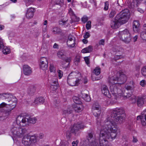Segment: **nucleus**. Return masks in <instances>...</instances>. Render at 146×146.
Masks as SVG:
<instances>
[{"label": "nucleus", "mask_w": 146, "mask_h": 146, "mask_svg": "<svg viewBox=\"0 0 146 146\" xmlns=\"http://www.w3.org/2000/svg\"><path fill=\"white\" fill-rule=\"evenodd\" d=\"M125 114L124 109L122 108H116L111 113L109 117L104 122L102 123L98 118L96 123L98 128H100V133L99 143L95 136L92 133L88 134V139L92 146H107L108 139L111 141L117 136V128L116 124H120L125 120Z\"/></svg>", "instance_id": "obj_1"}, {"label": "nucleus", "mask_w": 146, "mask_h": 146, "mask_svg": "<svg viewBox=\"0 0 146 146\" xmlns=\"http://www.w3.org/2000/svg\"><path fill=\"white\" fill-rule=\"evenodd\" d=\"M127 79V77L125 74L122 72H119L113 76L109 77L108 82L110 85H117L118 87L121 84H124Z\"/></svg>", "instance_id": "obj_2"}, {"label": "nucleus", "mask_w": 146, "mask_h": 146, "mask_svg": "<svg viewBox=\"0 0 146 146\" xmlns=\"http://www.w3.org/2000/svg\"><path fill=\"white\" fill-rule=\"evenodd\" d=\"M85 126L82 123H76L72 125L70 127V130L66 132V136L67 139L69 141L72 137V133L75 136L78 135L80 133V130L84 128Z\"/></svg>", "instance_id": "obj_3"}, {"label": "nucleus", "mask_w": 146, "mask_h": 146, "mask_svg": "<svg viewBox=\"0 0 146 146\" xmlns=\"http://www.w3.org/2000/svg\"><path fill=\"white\" fill-rule=\"evenodd\" d=\"M37 121V119L36 117H31L28 118L26 117L19 116L17 118L16 123L18 125L24 126L29 123L34 124Z\"/></svg>", "instance_id": "obj_4"}, {"label": "nucleus", "mask_w": 146, "mask_h": 146, "mask_svg": "<svg viewBox=\"0 0 146 146\" xmlns=\"http://www.w3.org/2000/svg\"><path fill=\"white\" fill-rule=\"evenodd\" d=\"M130 17V13L128 9H125L117 15L116 19L121 24H123L127 22Z\"/></svg>", "instance_id": "obj_5"}, {"label": "nucleus", "mask_w": 146, "mask_h": 146, "mask_svg": "<svg viewBox=\"0 0 146 146\" xmlns=\"http://www.w3.org/2000/svg\"><path fill=\"white\" fill-rule=\"evenodd\" d=\"M119 37L120 39L126 44H128L131 41V37L129 31L127 29L119 31Z\"/></svg>", "instance_id": "obj_6"}, {"label": "nucleus", "mask_w": 146, "mask_h": 146, "mask_svg": "<svg viewBox=\"0 0 146 146\" xmlns=\"http://www.w3.org/2000/svg\"><path fill=\"white\" fill-rule=\"evenodd\" d=\"M38 140V136L36 134L32 135H27L24 136L22 139V143L25 145L29 146L36 143Z\"/></svg>", "instance_id": "obj_7"}, {"label": "nucleus", "mask_w": 146, "mask_h": 146, "mask_svg": "<svg viewBox=\"0 0 146 146\" xmlns=\"http://www.w3.org/2000/svg\"><path fill=\"white\" fill-rule=\"evenodd\" d=\"M11 132L14 137H21L27 132V130L25 128L15 126L11 128Z\"/></svg>", "instance_id": "obj_8"}, {"label": "nucleus", "mask_w": 146, "mask_h": 146, "mask_svg": "<svg viewBox=\"0 0 146 146\" xmlns=\"http://www.w3.org/2000/svg\"><path fill=\"white\" fill-rule=\"evenodd\" d=\"M110 86V89L112 96L114 97L115 99H117L120 96H121V91L120 89L121 86L118 87L117 85H111ZM121 86V85L120 86Z\"/></svg>", "instance_id": "obj_9"}, {"label": "nucleus", "mask_w": 146, "mask_h": 146, "mask_svg": "<svg viewBox=\"0 0 146 146\" xmlns=\"http://www.w3.org/2000/svg\"><path fill=\"white\" fill-rule=\"evenodd\" d=\"M5 103L6 105L3 107L1 108V109H0V111H2V110H3V108L6 106V108L4 110L3 112L6 115L8 116L11 113V110L15 107L16 105V102H13V104H7Z\"/></svg>", "instance_id": "obj_10"}, {"label": "nucleus", "mask_w": 146, "mask_h": 146, "mask_svg": "<svg viewBox=\"0 0 146 146\" xmlns=\"http://www.w3.org/2000/svg\"><path fill=\"white\" fill-rule=\"evenodd\" d=\"M74 75V74L71 73L68 76L67 82L70 86H74L78 85L80 81V80L78 79L77 80Z\"/></svg>", "instance_id": "obj_11"}, {"label": "nucleus", "mask_w": 146, "mask_h": 146, "mask_svg": "<svg viewBox=\"0 0 146 146\" xmlns=\"http://www.w3.org/2000/svg\"><path fill=\"white\" fill-rule=\"evenodd\" d=\"M57 55L59 58L62 59L63 60L70 62L71 60L70 57L66 56L65 55V52L64 50L58 51L57 53Z\"/></svg>", "instance_id": "obj_12"}, {"label": "nucleus", "mask_w": 146, "mask_h": 146, "mask_svg": "<svg viewBox=\"0 0 146 146\" xmlns=\"http://www.w3.org/2000/svg\"><path fill=\"white\" fill-rule=\"evenodd\" d=\"M75 38L71 35H70L68 37V40L67 42L68 46L70 48L74 47L75 44Z\"/></svg>", "instance_id": "obj_13"}, {"label": "nucleus", "mask_w": 146, "mask_h": 146, "mask_svg": "<svg viewBox=\"0 0 146 146\" xmlns=\"http://www.w3.org/2000/svg\"><path fill=\"white\" fill-rule=\"evenodd\" d=\"M146 101V95L139 96L137 97V104L138 106L139 107H142Z\"/></svg>", "instance_id": "obj_14"}, {"label": "nucleus", "mask_w": 146, "mask_h": 146, "mask_svg": "<svg viewBox=\"0 0 146 146\" xmlns=\"http://www.w3.org/2000/svg\"><path fill=\"white\" fill-rule=\"evenodd\" d=\"M40 68L43 70L47 69V68L48 61L46 58L42 57L40 59Z\"/></svg>", "instance_id": "obj_15"}, {"label": "nucleus", "mask_w": 146, "mask_h": 146, "mask_svg": "<svg viewBox=\"0 0 146 146\" xmlns=\"http://www.w3.org/2000/svg\"><path fill=\"white\" fill-rule=\"evenodd\" d=\"M101 90L102 93L105 96L109 98L111 97V96L110 93L108 88L106 85H103L102 87Z\"/></svg>", "instance_id": "obj_16"}, {"label": "nucleus", "mask_w": 146, "mask_h": 146, "mask_svg": "<svg viewBox=\"0 0 146 146\" xmlns=\"http://www.w3.org/2000/svg\"><path fill=\"white\" fill-rule=\"evenodd\" d=\"M35 11L34 8L31 7L28 9L26 14V18L28 19L32 18L34 15V13Z\"/></svg>", "instance_id": "obj_17"}, {"label": "nucleus", "mask_w": 146, "mask_h": 146, "mask_svg": "<svg viewBox=\"0 0 146 146\" xmlns=\"http://www.w3.org/2000/svg\"><path fill=\"white\" fill-rule=\"evenodd\" d=\"M23 70L24 74L27 76L29 75L32 72L31 68L27 65H25L23 66Z\"/></svg>", "instance_id": "obj_18"}, {"label": "nucleus", "mask_w": 146, "mask_h": 146, "mask_svg": "<svg viewBox=\"0 0 146 146\" xmlns=\"http://www.w3.org/2000/svg\"><path fill=\"white\" fill-rule=\"evenodd\" d=\"M0 98L3 99H8L7 100H6L5 101H8V102H10L13 104V102H15L11 100V97L10 94L7 93H3L0 94Z\"/></svg>", "instance_id": "obj_19"}, {"label": "nucleus", "mask_w": 146, "mask_h": 146, "mask_svg": "<svg viewBox=\"0 0 146 146\" xmlns=\"http://www.w3.org/2000/svg\"><path fill=\"white\" fill-rule=\"evenodd\" d=\"M121 25L120 23L118 21V20L116 19L115 17L114 20L111 21V25L112 28L115 29L118 28Z\"/></svg>", "instance_id": "obj_20"}, {"label": "nucleus", "mask_w": 146, "mask_h": 146, "mask_svg": "<svg viewBox=\"0 0 146 146\" xmlns=\"http://www.w3.org/2000/svg\"><path fill=\"white\" fill-rule=\"evenodd\" d=\"M73 108L75 111L76 112H79L81 111L84 108L82 105L80 104L74 105L73 106Z\"/></svg>", "instance_id": "obj_21"}, {"label": "nucleus", "mask_w": 146, "mask_h": 146, "mask_svg": "<svg viewBox=\"0 0 146 146\" xmlns=\"http://www.w3.org/2000/svg\"><path fill=\"white\" fill-rule=\"evenodd\" d=\"M44 99L43 97L37 98L35 100L33 103V105H37L43 104L44 102Z\"/></svg>", "instance_id": "obj_22"}, {"label": "nucleus", "mask_w": 146, "mask_h": 146, "mask_svg": "<svg viewBox=\"0 0 146 146\" xmlns=\"http://www.w3.org/2000/svg\"><path fill=\"white\" fill-rule=\"evenodd\" d=\"M140 24L138 21H135L133 23V29L135 32H137L139 31Z\"/></svg>", "instance_id": "obj_23"}, {"label": "nucleus", "mask_w": 146, "mask_h": 146, "mask_svg": "<svg viewBox=\"0 0 146 146\" xmlns=\"http://www.w3.org/2000/svg\"><path fill=\"white\" fill-rule=\"evenodd\" d=\"M93 50L92 46H89L88 47L85 48L82 50V52L83 53H89L91 52Z\"/></svg>", "instance_id": "obj_24"}, {"label": "nucleus", "mask_w": 146, "mask_h": 146, "mask_svg": "<svg viewBox=\"0 0 146 146\" xmlns=\"http://www.w3.org/2000/svg\"><path fill=\"white\" fill-rule=\"evenodd\" d=\"M137 119L138 121H141V123L143 126H145L146 125V122L144 120L143 116L140 115L137 116Z\"/></svg>", "instance_id": "obj_25"}, {"label": "nucleus", "mask_w": 146, "mask_h": 146, "mask_svg": "<svg viewBox=\"0 0 146 146\" xmlns=\"http://www.w3.org/2000/svg\"><path fill=\"white\" fill-rule=\"evenodd\" d=\"M72 109V108H68L67 110H64L63 111V114L66 116L71 113L73 111Z\"/></svg>", "instance_id": "obj_26"}, {"label": "nucleus", "mask_w": 146, "mask_h": 146, "mask_svg": "<svg viewBox=\"0 0 146 146\" xmlns=\"http://www.w3.org/2000/svg\"><path fill=\"white\" fill-rule=\"evenodd\" d=\"M92 111L94 115L96 117H98L100 116V114L101 113V111L100 109L99 110H94H94H92Z\"/></svg>", "instance_id": "obj_27"}, {"label": "nucleus", "mask_w": 146, "mask_h": 146, "mask_svg": "<svg viewBox=\"0 0 146 146\" xmlns=\"http://www.w3.org/2000/svg\"><path fill=\"white\" fill-rule=\"evenodd\" d=\"M116 14V10L114 9H112L111 10L110 12L109 15V17L110 18H112L114 17Z\"/></svg>", "instance_id": "obj_28"}, {"label": "nucleus", "mask_w": 146, "mask_h": 146, "mask_svg": "<svg viewBox=\"0 0 146 146\" xmlns=\"http://www.w3.org/2000/svg\"><path fill=\"white\" fill-rule=\"evenodd\" d=\"M143 0H133V2L132 3V5H133L135 7H137Z\"/></svg>", "instance_id": "obj_29"}, {"label": "nucleus", "mask_w": 146, "mask_h": 146, "mask_svg": "<svg viewBox=\"0 0 146 146\" xmlns=\"http://www.w3.org/2000/svg\"><path fill=\"white\" fill-rule=\"evenodd\" d=\"M100 68L99 67H97L95 68L94 70L93 73L95 74L96 75H99L100 73Z\"/></svg>", "instance_id": "obj_30"}, {"label": "nucleus", "mask_w": 146, "mask_h": 146, "mask_svg": "<svg viewBox=\"0 0 146 146\" xmlns=\"http://www.w3.org/2000/svg\"><path fill=\"white\" fill-rule=\"evenodd\" d=\"M99 109H100V107L98 103H96L93 104L92 106V110H94H94H99Z\"/></svg>", "instance_id": "obj_31"}, {"label": "nucleus", "mask_w": 146, "mask_h": 146, "mask_svg": "<svg viewBox=\"0 0 146 146\" xmlns=\"http://www.w3.org/2000/svg\"><path fill=\"white\" fill-rule=\"evenodd\" d=\"M72 99L74 102L76 104H80L81 102L80 99L77 96H74Z\"/></svg>", "instance_id": "obj_32"}, {"label": "nucleus", "mask_w": 146, "mask_h": 146, "mask_svg": "<svg viewBox=\"0 0 146 146\" xmlns=\"http://www.w3.org/2000/svg\"><path fill=\"white\" fill-rule=\"evenodd\" d=\"M70 62H67L63 60L62 61L61 65L62 67L64 68L67 67L68 66Z\"/></svg>", "instance_id": "obj_33"}, {"label": "nucleus", "mask_w": 146, "mask_h": 146, "mask_svg": "<svg viewBox=\"0 0 146 146\" xmlns=\"http://www.w3.org/2000/svg\"><path fill=\"white\" fill-rule=\"evenodd\" d=\"M140 36L142 39L146 40V30H144L141 33Z\"/></svg>", "instance_id": "obj_34"}, {"label": "nucleus", "mask_w": 146, "mask_h": 146, "mask_svg": "<svg viewBox=\"0 0 146 146\" xmlns=\"http://www.w3.org/2000/svg\"><path fill=\"white\" fill-rule=\"evenodd\" d=\"M2 52L4 54H6L9 53L10 52V50L9 48L6 47H4Z\"/></svg>", "instance_id": "obj_35"}, {"label": "nucleus", "mask_w": 146, "mask_h": 146, "mask_svg": "<svg viewBox=\"0 0 146 146\" xmlns=\"http://www.w3.org/2000/svg\"><path fill=\"white\" fill-rule=\"evenodd\" d=\"M67 21L60 20L59 21V23L60 25H62L65 26L66 27H68L69 25V24L68 23H67Z\"/></svg>", "instance_id": "obj_36"}, {"label": "nucleus", "mask_w": 146, "mask_h": 146, "mask_svg": "<svg viewBox=\"0 0 146 146\" xmlns=\"http://www.w3.org/2000/svg\"><path fill=\"white\" fill-rule=\"evenodd\" d=\"M141 73L142 75L146 77V66H144L141 69Z\"/></svg>", "instance_id": "obj_37"}, {"label": "nucleus", "mask_w": 146, "mask_h": 146, "mask_svg": "<svg viewBox=\"0 0 146 146\" xmlns=\"http://www.w3.org/2000/svg\"><path fill=\"white\" fill-rule=\"evenodd\" d=\"M83 97L84 99L87 102L89 101L90 100V97L87 94H82Z\"/></svg>", "instance_id": "obj_38"}, {"label": "nucleus", "mask_w": 146, "mask_h": 146, "mask_svg": "<svg viewBox=\"0 0 146 146\" xmlns=\"http://www.w3.org/2000/svg\"><path fill=\"white\" fill-rule=\"evenodd\" d=\"M80 57L79 56H76L74 62L75 64L76 65L78 64V63L80 61Z\"/></svg>", "instance_id": "obj_39"}, {"label": "nucleus", "mask_w": 146, "mask_h": 146, "mask_svg": "<svg viewBox=\"0 0 146 146\" xmlns=\"http://www.w3.org/2000/svg\"><path fill=\"white\" fill-rule=\"evenodd\" d=\"M50 70L51 72H55V68L52 64H50Z\"/></svg>", "instance_id": "obj_40"}, {"label": "nucleus", "mask_w": 146, "mask_h": 146, "mask_svg": "<svg viewBox=\"0 0 146 146\" xmlns=\"http://www.w3.org/2000/svg\"><path fill=\"white\" fill-rule=\"evenodd\" d=\"M122 48L119 46H115L114 49V51L116 52H119L121 51Z\"/></svg>", "instance_id": "obj_41"}, {"label": "nucleus", "mask_w": 146, "mask_h": 146, "mask_svg": "<svg viewBox=\"0 0 146 146\" xmlns=\"http://www.w3.org/2000/svg\"><path fill=\"white\" fill-rule=\"evenodd\" d=\"M86 27L87 30L90 29L91 28V22L88 21L86 25Z\"/></svg>", "instance_id": "obj_42"}, {"label": "nucleus", "mask_w": 146, "mask_h": 146, "mask_svg": "<svg viewBox=\"0 0 146 146\" xmlns=\"http://www.w3.org/2000/svg\"><path fill=\"white\" fill-rule=\"evenodd\" d=\"M55 2L56 4L59 5L61 7L63 4V0H56Z\"/></svg>", "instance_id": "obj_43"}, {"label": "nucleus", "mask_w": 146, "mask_h": 146, "mask_svg": "<svg viewBox=\"0 0 146 146\" xmlns=\"http://www.w3.org/2000/svg\"><path fill=\"white\" fill-rule=\"evenodd\" d=\"M58 77L59 79H60L63 76V73L61 70H58Z\"/></svg>", "instance_id": "obj_44"}, {"label": "nucleus", "mask_w": 146, "mask_h": 146, "mask_svg": "<svg viewBox=\"0 0 146 146\" xmlns=\"http://www.w3.org/2000/svg\"><path fill=\"white\" fill-rule=\"evenodd\" d=\"M69 143L68 141H64L61 143V146H68Z\"/></svg>", "instance_id": "obj_45"}, {"label": "nucleus", "mask_w": 146, "mask_h": 146, "mask_svg": "<svg viewBox=\"0 0 146 146\" xmlns=\"http://www.w3.org/2000/svg\"><path fill=\"white\" fill-rule=\"evenodd\" d=\"M84 60L85 61V62L88 65L90 64V58H89V56H87L84 57Z\"/></svg>", "instance_id": "obj_46"}, {"label": "nucleus", "mask_w": 146, "mask_h": 146, "mask_svg": "<svg viewBox=\"0 0 146 146\" xmlns=\"http://www.w3.org/2000/svg\"><path fill=\"white\" fill-rule=\"evenodd\" d=\"M33 1V0H26V6L27 7L31 4Z\"/></svg>", "instance_id": "obj_47"}, {"label": "nucleus", "mask_w": 146, "mask_h": 146, "mask_svg": "<svg viewBox=\"0 0 146 146\" xmlns=\"http://www.w3.org/2000/svg\"><path fill=\"white\" fill-rule=\"evenodd\" d=\"M73 21L74 22H78L79 20V18L76 17L75 15H74L72 17Z\"/></svg>", "instance_id": "obj_48"}, {"label": "nucleus", "mask_w": 146, "mask_h": 146, "mask_svg": "<svg viewBox=\"0 0 146 146\" xmlns=\"http://www.w3.org/2000/svg\"><path fill=\"white\" fill-rule=\"evenodd\" d=\"M124 98H128L131 96V93H128L127 92H126L124 94Z\"/></svg>", "instance_id": "obj_49"}, {"label": "nucleus", "mask_w": 146, "mask_h": 146, "mask_svg": "<svg viewBox=\"0 0 146 146\" xmlns=\"http://www.w3.org/2000/svg\"><path fill=\"white\" fill-rule=\"evenodd\" d=\"M88 20V17L86 16H83L82 18V21L83 23H85Z\"/></svg>", "instance_id": "obj_50"}, {"label": "nucleus", "mask_w": 146, "mask_h": 146, "mask_svg": "<svg viewBox=\"0 0 146 146\" xmlns=\"http://www.w3.org/2000/svg\"><path fill=\"white\" fill-rule=\"evenodd\" d=\"M123 58V56L121 55H117L115 56L114 59L116 60Z\"/></svg>", "instance_id": "obj_51"}, {"label": "nucleus", "mask_w": 146, "mask_h": 146, "mask_svg": "<svg viewBox=\"0 0 146 146\" xmlns=\"http://www.w3.org/2000/svg\"><path fill=\"white\" fill-rule=\"evenodd\" d=\"M47 26H46L45 27L43 28L42 29V33L43 35V37H44V36L46 35V32L47 30Z\"/></svg>", "instance_id": "obj_52"}, {"label": "nucleus", "mask_w": 146, "mask_h": 146, "mask_svg": "<svg viewBox=\"0 0 146 146\" xmlns=\"http://www.w3.org/2000/svg\"><path fill=\"white\" fill-rule=\"evenodd\" d=\"M58 88V86H53V85H51L50 86V89L51 90H52L54 91L55 90H56Z\"/></svg>", "instance_id": "obj_53"}, {"label": "nucleus", "mask_w": 146, "mask_h": 146, "mask_svg": "<svg viewBox=\"0 0 146 146\" xmlns=\"http://www.w3.org/2000/svg\"><path fill=\"white\" fill-rule=\"evenodd\" d=\"M58 84L57 80L56 79L54 81H52V82L51 83V85L58 86Z\"/></svg>", "instance_id": "obj_54"}, {"label": "nucleus", "mask_w": 146, "mask_h": 146, "mask_svg": "<svg viewBox=\"0 0 146 146\" xmlns=\"http://www.w3.org/2000/svg\"><path fill=\"white\" fill-rule=\"evenodd\" d=\"M90 34L88 32H86L84 35L83 37L85 38H87L90 36Z\"/></svg>", "instance_id": "obj_55"}, {"label": "nucleus", "mask_w": 146, "mask_h": 146, "mask_svg": "<svg viewBox=\"0 0 146 146\" xmlns=\"http://www.w3.org/2000/svg\"><path fill=\"white\" fill-rule=\"evenodd\" d=\"M105 6L104 9L105 10H107L108 9L109 4L108 2H106L105 3Z\"/></svg>", "instance_id": "obj_56"}, {"label": "nucleus", "mask_w": 146, "mask_h": 146, "mask_svg": "<svg viewBox=\"0 0 146 146\" xmlns=\"http://www.w3.org/2000/svg\"><path fill=\"white\" fill-rule=\"evenodd\" d=\"M125 89L127 91L131 90H133V88L129 86H127L125 87Z\"/></svg>", "instance_id": "obj_57"}, {"label": "nucleus", "mask_w": 146, "mask_h": 146, "mask_svg": "<svg viewBox=\"0 0 146 146\" xmlns=\"http://www.w3.org/2000/svg\"><path fill=\"white\" fill-rule=\"evenodd\" d=\"M90 1L95 7L96 6V0H90Z\"/></svg>", "instance_id": "obj_58"}, {"label": "nucleus", "mask_w": 146, "mask_h": 146, "mask_svg": "<svg viewBox=\"0 0 146 146\" xmlns=\"http://www.w3.org/2000/svg\"><path fill=\"white\" fill-rule=\"evenodd\" d=\"M78 143V141L77 140L76 141H74L72 143V146H78L77 144Z\"/></svg>", "instance_id": "obj_59"}, {"label": "nucleus", "mask_w": 146, "mask_h": 146, "mask_svg": "<svg viewBox=\"0 0 146 146\" xmlns=\"http://www.w3.org/2000/svg\"><path fill=\"white\" fill-rule=\"evenodd\" d=\"M57 28V27H54L53 29L52 32L54 34L57 33H58Z\"/></svg>", "instance_id": "obj_60"}, {"label": "nucleus", "mask_w": 146, "mask_h": 146, "mask_svg": "<svg viewBox=\"0 0 146 146\" xmlns=\"http://www.w3.org/2000/svg\"><path fill=\"white\" fill-rule=\"evenodd\" d=\"M140 84L142 86H144L145 84V80H141L140 82Z\"/></svg>", "instance_id": "obj_61"}, {"label": "nucleus", "mask_w": 146, "mask_h": 146, "mask_svg": "<svg viewBox=\"0 0 146 146\" xmlns=\"http://www.w3.org/2000/svg\"><path fill=\"white\" fill-rule=\"evenodd\" d=\"M105 40L104 39L101 40L99 42V44L100 45H104V44Z\"/></svg>", "instance_id": "obj_62"}, {"label": "nucleus", "mask_w": 146, "mask_h": 146, "mask_svg": "<svg viewBox=\"0 0 146 146\" xmlns=\"http://www.w3.org/2000/svg\"><path fill=\"white\" fill-rule=\"evenodd\" d=\"M141 114L142 115H144L145 119L146 121V109L143 111L141 113Z\"/></svg>", "instance_id": "obj_63"}, {"label": "nucleus", "mask_w": 146, "mask_h": 146, "mask_svg": "<svg viewBox=\"0 0 146 146\" xmlns=\"http://www.w3.org/2000/svg\"><path fill=\"white\" fill-rule=\"evenodd\" d=\"M69 13L70 15H72V16H73L74 15L73 12V11L72 9L71 8H70L69 10Z\"/></svg>", "instance_id": "obj_64"}]
</instances>
